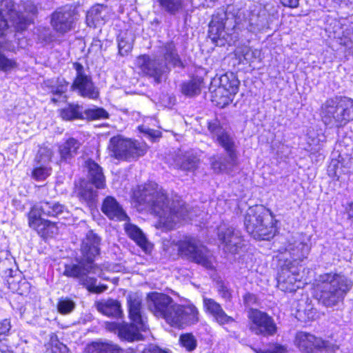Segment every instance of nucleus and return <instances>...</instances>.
Listing matches in <instances>:
<instances>
[{"mask_svg":"<svg viewBox=\"0 0 353 353\" xmlns=\"http://www.w3.org/2000/svg\"><path fill=\"white\" fill-rule=\"evenodd\" d=\"M0 352L1 353H13L10 347L3 343H0Z\"/></svg>","mask_w":353,"mask_h":353,"instance_id":"60","label":"nucleus"},{"mask_svg":"<svg viewBox=\"0 0 353 353\" xmlns=\"http://www.w3.org/2000/svg\"><path fill=\"white\" fill-rule=\"evenodd\" d=\"M321 117L329 128L344 127L353 120V99L342 96L327 99L321 105Z\"/></svg>","mask_w":353,"mask_h":353,"instance_id":"7","label":"nucleus"},{"mask_svg":"<svg viewBox=\"0 0 353 353\" xmlns=\"http://www.w3.org/2000/svg\"><path fill=\"white\" fill-rule=\"evenodd\" d=\"M38 39L41 43L47 44L54 40V35L49 28L38 29Z\"/></svg>","mask_w":353,"mask_h":353,"instance_id":"43","label":"nucleus"},{"mask_svg":"<svg viewBox=\"0 0 353 353\" xmlns=\"http://www.w3.org/2000/svg\"><path fill=\"white\" fill-rule=\"evenodd\" d=\"M93 184L88 181H82L77 190V194L81 201L87 203H92L94 202L97 192L93 188Z\"/></svg>","mask_w":353,"mask_h":353,"instance_id":"33","label":"nucleus"},{"mask_svg":"<svg viewBox=\"0 0 353 353\" xmlns=\"http://www.w3.org/2000/svg\"><path fill=\"white\" fill-rule=\"evenodd\" d=\"M136 201L151 210L159 217V226L172 230L182 220H192V210L181 201H172L170 203L166 193L156 183L145 185L134 194Z\"/></svg>","mask_w":353,"mask_h":353,"instance_id":"1","label":"nucleus"},{"mask_svg":"<svg viewBox=\"0 0 353 353\" xmlns=\"http://www.w3.org/2000/svg\"><path fill=\"white\" fill-rule=\"evenodd\" d=\"M161 8L170 15L186 13V0H157Z\"/></svg>","mask_w":353,"mask_h":353,"instance_id":"29","label":"nucleus"},{"mask_svg":"<svg viewBox=\"0 0 353 353\" xmlns=\"http://www.w3.org/2000/svg\"><path fill=\"white\" fill-rule=\"evenodd\" d=\"M248 317L252 322L251 329L256 334L273 335L276 331L273 319L261 310H250Z\"/></svg>","mask_w":353,"mask_h":353,"instance_id":"21","label":"nucleus"},{"mask_svg":"<svg viewBox=\"0 0 353 353\" xmlns=\"http://www.w3.org/2000/svg\"><path fill=\"white\" fill-rule=\"evenodd\" d=\"M9 256V252L8 251H1L0 252V260L5 257L6 259H8V256Z\"/></svg>","mask_w":353,"mask_h":353,"instance_id":"61","label":"nucleus"},{"mask_svg":"<svg viewBox=\"0 0 353 353\" xmlns=\"http://www.w3.org/2000/svg\"><path fill=\"white\" fill-rule=\"evenodd\" d=\"M334 1H335L336 3H347V2L350 1V0H333Z\"/></svg>","mask_w":353,"mask_h":353,"instance_id":"63","label":"nucleus"},{"mask_svg":"<svg viewBox=\"0 0 353 353\" xmlns=\"http://www.w3.org/2000/svg\"><path fill=\"white\" fill-rule=\"evenodd\" d=\"M346 212L350 225L352 228H353V202H351L348 204L347 207L346 208Z\"/></svg>","mask_w":353,"mask_h":353,"instance_id":"58","label":"nucleus"},{"mask_svg":"<svg viewBox=\"0 0 353 353\" xmlns=\"http://www.w3.org/2000/svg\"><path fill=\"white\" fill-rule=\"evenodd\" d=\"M11 325L8 319H4L0 321V341L2 339V336H5L8 334Z\"/></svg>","mask_w":353,"mask_h":353,"instance_id":"52","label":"nucleus"},{"mask_svg":"<svg viewBox=\"0 0 353 353\" xmlns=\"http://www.w3.org/2000/svg\"><path fill=\"white\" fill-rule=\"evenodd\" d=\"M32 18L17 12L12 0H0V37L13 27L17 31L26 30Z\"/></svg>","mask_w":353,"mask_h":353,"instance_id":"11","label":"nucleus"},{"mask_svg":"<svg viewBox=\"0 0 353 353\" xmlns=\"http://www.w3.org/2000/svg\"><path fill=\"white\" fill-rule=\"evenodd\" d=\"M85 167L88 170L89 183L93 184L97 189L103 188L105 180L101 166L94 161L89 159L85 161Z\"/></svg>","mask_w":353,"mask_h":353,"instance_id":"27","label":"nucleus"},{"mask_svg":"<svg viewBox=\"0 0 353 353\" xmlns=\"http://www.w3.org/2000/svg\"><path fill=\"white\" fill-rule=\"evenodd\" d=\"M105 8L102 5L92 6L87 12L86 22L90 27H97L104 23V15L103 14Z\"/></svg>","mask_w":353,"mask_h":353,"instance_id":"32","label":"nucleus"},{"mask_svg":"<svg viewBox=\"0 0 353 353\" xmlns=\"http://www.w3.org/2000/svg\"><path fill=\"white\" fill-rule=\"evenodd\" d=\"M139 131L143 133L144 135L151 139L152 141L161 137V132L159 130H155L153 129H150L146 126L142 125L139 127Z\"/></svg>","mask_w":353,"mask_h":353,"instance_id":"50","label":"nucleus"},{"mask_svg":"<svg viewBox=\"0 0 353 353\" xmlns=\"http://www.w3.org/2000/svg\"><path fill=\"white\" fill-rule=\"evenodd\" d=\"M243 302L247 309H254L253 307L257 305L258 299L256 295L251 293H246L243 296Z\"/></svg>","mask_w":353,"mask_h":353,"instance_id":"51","label":"nucleus"},{"mask_svg":"<svg viewBox=\"0 0 353 353\" xmlns=\"http://www.w3.org/2000/svg\"><path fill=\"white\" fill-rule=\"evenodd\" d=\"M294 345L300 351L304 352H311L315 350L316 353H340L338 346L330 345L328 341L306 332H296Z\"/></svg>","mask_w":353,"mask_h":353,"instance_id":"12","label":"nucleus"},{"mask_svg":"<svg viewBox=\"0 0 353 353\" xmlns=\"http://www.w3.org/2000/svg\"><path fill=\"white\" fill-rule=\"evenodd\" d=\"M103 314L107 316H112L117 319H121L123 317V310H100Z\"/></svg>","mask_w":353,"mask_h":353,"instance_id":"56","label":"nucleus"},{"mask_svg":"<svg viewBox=\"0 0 353 353\" xmlns=\"http://www.w3.org/2000/svg\"><path fill=\"white\" fill-rule=\"evenodd\" d=\"M75 307V303L74 301L70 299L64 298L60 299L58 303L57 309H74Z\"/></svg>","mask_w":353,"mask_h":353,"instance_id":"53","label":"nucleus"},{"mask_svg":"<svg viewBox=\"0 0 353 353\" xmlns=\"http://www.w3.org/2000/svg\"><path fill=\"white\" fill-rule=\"evenodd\" d=\"M83 353H135L132 350H122L112 343L92 342L88 344ZM142 353H170L154 345H150Z\"/></svg>","mask_w":353,"mask_h":353,"instance_id":"19","label":"nucleus"},{"mask_svg":"<svg viewBox=\"0 0 353 353\" xmlns=\"http://www.w3.org/2000/svg\"><path fill=\"white\" fill-rule=\"evenodd\" d=\"M85 114L88 119L92 120L107 119L109 117L108 112L101 108L86 110H85Z\"/></svg>","mask_w":353,"mask_h":353,"instance_id":"38","label":"nucleus"},{"mask_svg":"<svg viewBox=\"0 0 353 353\" xmlns=\"http://www.w3.org/2000/svg\"><path fill=\"white\" fill-rule=\"evenodd\" d=\"M161 52L163 57V64H166L168 68L169 65L173 68H184L174 42L170 41L165 43L161 48Z\"/></svg>","mask_w":353,"mask_h":353,"instance_id":"26","label":"nucleus"},{"mask_svg":"<svg viewBox=\"0 0 353 353\" xmlns=\"http://www.w3.org/2000/svg\"><path fill=\"white\" fill-rule=\"evenodd\" d=\"M38 165L32 170V176L37 181H43L50 174L51 168L44 165Z\"/></svg>","mask_w":353,"mask_h":353,"instance_id":"40","label":"nucleus"},{"mask_svg":"<svg viewBox=\"0 0 353 353\" xmlns=\"http://www.w3.org/2000/svg\"><path fill=\"white\" fill-rule=\"evenodd\" d=\"M179 343L188 352L194 350L197 345L194 336L190 333L181 334L179 337Z\"/></svg>","mask_w":353,"mask_h":353,"instance_id":"37","label":"nucleus"},{"mask_svg":"<svg viewBox=\"0 0 353 353\" xmlns=\"http://www.w3.org/2000/svg\"><path fill=\"white\" fill-rule=\"evenodd\" d=\"M119 53L121 56L128 54L132 49V41L130 39L120 37L117 39Z\"/></svg>","mask_w":353,"mask_h":353,"instance_id":"41","label":"nucleus"},{"mask_svg":"<svg viewBox=\"0 0 353 353\" xmlns=\"http://www.w3.org/2000/svg\"><path fill=\"white\" fill-rule=\"evenodd\" d=\"M97 309H121V303L113 299L101 300L95 302Z\"/></svg>","mask_w":353,"mask_h":353,"instance_id":"44","label":"nucleus"},{"mask_svg":"<svg viewBox=\"0 0 353 353\" xmlns=\"http://www.w3.org/2000/svg\"><path fill=\"white\" fill-rule=\"evenodd\" d=\"M102 212L110 219L116 221H129V217L121 205L112 196H107L102 204Z\"/></svg>","mask_w":353,"mask_h":353,"instance_id":"24","label":"nucleus"},{"mask_svg":"<svg viewBox=\"0 0 353 353\" xmlns=\"http://www.w3.org/2000/svg\"><path fill=\"white\" fill-rule=\"evenodd\" d=\"M68 85V83L63 79H60L58 81L57 85L52 88V93L53 95H56L59 97L66 92Z\"/></svg>","mask_w":353,"mask_h":353,"instance_id":"49","label":"nucleus"},{"mask_svg":"<svg viewBox=\"0 0 353 353\" xmlns=\"http://www.w3.org/2000/svg\"><path fill=\"white\" fill-rule=\"evenodd\" d=\"M299 270L292 261H285L281 267L277 276V286L283 291L294 292L301 288Z\"/></svg>","mask_w":353,"mask_h":353,"instance_id":"16","label":"nucleus"},{"mask_svg":"<svg viewBox=\"0 0 353 353\" xmlns=\"http://www.w3.org/2000/svg\"><path fill=\"white\" fill-rule=\"evenodd\" d=\"M219 292L220 294H221L222 297L229 298L230 296V293L228 289L225 285H223V283L219 285Z\"/></svg>","mask_w":353,"mask_h":353,"instance_id":"59","label":"nucleus"},{"mask_svg":"<svg viewBox=\"0 0 353 353\" xmlns=\"http://www.w3.org/2000/svg\"><path fill=\"white\" fill-rule=\"evenodd\" d=\"M142 299L141 296L136 294H130L128 296V309H141Z\"/></svg>","mask_w":353,"mask_h":353,"instance_id":"48","label":"nucleus"},{"mask_svg":"<svg viewBox=\"0 0 353 353\" xmlns=\"http://www.w3.org/2000/svg\"><path fill=\"white\" fill-rule=\"evenodd\" d=\"M129 317L132 321L130 324L123 323H117L121 337L128 341L139 340L140 332H145L148 329L145 318L141 314V310H128Z\"/></svg>","mask_w":353,"mask_h":353,"instance_id":"14","label":"nucleus"},{"mask_svg":"<svg viewBox=\"0 0 353 353\" xmlns=\"http://www.w3.org/2000/svg\"><path fill=\"white\" fill-rule=\"evenodd\" d=\"M100 244L101 238L92 230L88 231L81 243L78 263L66 265L64 270L65 276L79 279L89 292L97 294L108 289L106 285H97V279L88 276L90 273H96L97 266L94 260L100 254Z\"/></svg>","mask_w":353,"mask_h":353,"instance_id":"3","label":"nucleus"},{"mask_svg":"<svg viewBox=\"0 0 353 353\" xmlns=\"http://www.w3.org/2000/svg\"><path fill=\"white\" fill-rule=\"evenodd\" d=\"M251 52H252V57H254L255 58L258 57L260 54V52L257 50H252Z\"/></svg>","mask_w":353,"mask_h":353,"instance_id":"62","label":"nucleus"},{"mask_svg":"<svg viewBox=\"0 0 353 353\" xmlns=\"http://www.w3.org/2000/svg\"><path fill=\"white\" fill-rule=\"evenodd\" d=\"M239 81L233 73H226L219 77L217 92H226L225 95L223 96V101L219 103L222 108L232 102L234 96L239 91Z\"/></svg>","mask_w":353,"mask_h":353,"instance_id":"22","label":"nucleus"},{"mask_svg":"<svg viewBox=\"0 0 353 353\" xmlns=\"http://www.w3.org/2000/svg\"><path fill=\"white\" fill-rule=\"evenodd\" d=\"M204 305L205 309H220V305L212 299H203Z\"/></svg>","mask_w":353,"mask_h":353,"instance_id":"54","label":"nucleus"},{"mask_svg":"<svg viewBox=\"0 0 353 353\" xmlns=\"http://www.w3.org/2000/svg\"><path fill=\"white\" fill-rule=\"evenodd\" d=\"M208 312L219 324H223L232 320L224 313L223 310H208Z\"/></svg>","mask_w":353,"mask_h":353,"instance_id":"46","label":"nucleus"},{"mask_svg":"<svg viewBox=\"0 0 353 353\" xmlns=\"http://www.w3.org/2000/svg\"><path fill=\"white\" fill-rule=\"evenodd\" d=\"M61 118L66 121L79 119L83 118V107L79 104L69 103L61 110Z\"/></svg>","mask_w":353,"mask_h":353,"instance_id":"35","label":"nucleus"},{"mask_svg":"<svg viewBox=\"0 0 353 353\" xmlns=\"http://www.w3.org/2000/svg\"><path fill=\"white\" fill-rule=\"evenodd\" d=\"M163 250L169 253L176 250L182 257L186 258L205 268H210L211 263L208 259L207 248L198 243L197 241L191 236H183L182 239H163Z\"/></svg>","mask_w":353,"mask_h":353,"instance_id":"8","label":"nucleus"},{"mask_svg":"<svg viewBox=\"0 0 353 353\" xmlns=\"http://www.w3.org/2000/svg\"><path fill=\"white\" fill-rule=\"evenodd\" d=\"M45 347L51 353H70L68 347L60 342L54 333L49 335L48 341L45 343Z\"/></svg>","mask_w":353,"mask_h":353,"instance_id":"36","label":"nucleus"},{"mask_svg":"<svg viewBox=\"0 0 353 353\" xmlns=\"http://www.w3.org/2000/svg\"><path fill=\"white\" fill-rule=\"evenodd\" d=\"M256 353H287V348L279 344H272L266 350H254Z\"/></svg>","mask_w":353,"mask_h":353,"instance_id":"45","label":"nucleus"},{"mask_svg":"<svg viewBox=\"0 0 353 353\" xmlns=\"http://www.w3.org/2000/svg\"><path fill=\"white\" fill-rule=\"evenodd\" d=\"M148 309H173L172 299L167 294L157 292H150L147 295Z\"/></svg>","mask_w":353,"mask_h":353,"instance_id":"28","label":"nucleus"},{"mask_svg":"<svg viewBox=\"0 0 353 353\" xmlns=\"http://www.w3.org/2000/svg\"><path fill=\"white\" fill-rule=\"evenodd\" d=\"M348 49L350 50V53L353 55V43H351V46L348 47Z\"/></svg>","mask_w":353,"mask_h":353,"instance_id":"64","label":"nucleus"},{"mask_svg":"<svg viewBox=\"0 0 353 353\" xmlns=\"http://www.w3.org/2000/svg\"><path fill=\"white\" fill-rule=\"evenodd\" d=\"M52 151L48 148H41L36 156L37 164L46 165L51 161Z\"/></svg>","mask_w":353,"mask_h":353,"instance_id":"39","label":"nucleus"},{"mask_svg":"<svg viewBox=\"0 0 353 353\" xmlns=\"http://www.w3.org/2000/svg\"><path fill=\"white\" fill-rule=\"evenodd\" d=\"M218 236L225 252L236 254L243 245L241 231L232 226H221Z\"/></svg>","mask_w":353,"mask_h":353,"instance_id":"18","label":"nucleus"},{"mask_svg":"<svg viewBox=\"0 0 353 353\" xmlns=\"http://www.w3.org/2000/svg\"><path fill=\"white\" fill-rule=\"evenodd\" d=\"M110 157L119 160L130 161L143 156L148 151L144 142L132 141L121 135L110 138L108 145Z\"/></svg>","mask_w":353,"mask_h":353,"instance_id":"10","label":"nucleus"},{"mask_svg":"<svg viewBox=\"0 0 353 353\" xmlns=\"http://www.w3.org/2000/svg\"><path fill=\"white\" fill-rule=\"evenodd\" d=\"M124 229L128 236L134 241L143 249H147L148 241L142 232L137 225L130 223H125Z\"/></svg>","mask_w":353,"mask_h":353,"instance_id":"30","label":"nucleus"},{"mask_svg":"<svg viewBox=\"0 0 353 353\" xmlns=\"http://www.w3.org/2000/svg\"><path fill=\"white\" fill-rule=\"evenodd\" d=\"M244 224L247 232L256 239L269 240L274 235L272 218L263 205L250 207Z\"/></svg>","mask_w":353,"mask_h":353,"instance_id":"9","label":"nucleus"},{"mask_svg":"<svg viewBox=\"0 0 353 353\" xmlns=\"http://www.w3.org/2000/svg\"><path fill=\"white\" fill-rule=\"evenodd\" d=\"M230 17L235 23L232 29L256 32V29H263L268 26L265 10L235 9L234 7H228L227 10L219 9L212 15L208 30L209 38L216 46H223L227 41L230 34L228 22Z\"/></svg>","mask_w":353,"mask_h":353,"instance_id":"2","label":"nucleus"},{"mask_svg":"<svg viewBox=\"0 0 353 353\" xmlns=\"http://www.w3.org/2000/svg\"><path fill=\"white\" fill-rule=\"evenodd\" d=\"M174 167L183 171H194L198 166L199 159L191 151L178 152L174 159Z\"/></svg>","mask_w":353,"mask_h":353,"instance_id":"25","label":"nucleus"},{"mask_svg":"<svg viewBox=\"0 0 353 353\" xmlns=\"http://www.w3.org/2000/svg\"><path fill=\"white\" fill-rule=\"evenodd\" d=\"M17 66V62L12 59H8L0 52V70L8 72Z\"/></svg>","mask_w":353,"mask_h":353,"instance_id":"42","label":"nucleus"},{"mask_svg":"<svg viewBox=\"0 0 353 353\" xmlns=\"http://www.w3.org/2000/svg\"><path fill=\"white\" fill-rule=\"evenodd\" d=\"M295 317L301 322L307 323L314 317V310H296Z\"/></svg>","mask_w":353,"mask_h":353,"instance_id":"47","label":"nucleus"},{"mask_svg":"<svg viewBox=\"0 0 353 353\" xmlns=\"http://www.w3.org/2000/svg\"><path fill=\"white\" fill-rule=\"evenodd\" d=\"M136 65L144 74L152 78L158 84L161 83L163 75L170 71L167 65L163 64V60L152 59L147 54L139 56L136 59Z\"/></svg>","mask_w":353,"mask_h":353,"instance_id":"15","label":"nucleus"},{"mask_svg":"<svg viewBox=\"0 0 353 353\" xmlns=\"http://www.w3.org/2000/svg\"><path fill=\"white\" fill-rule=\"evenodd\" d=\"M74 68L77 74L71 89L83 97L97 99L99 97V91L94 86L92 77L85 72L83 66L81 63H74Z\"/></svg>","mask_w":353,"mask_h":353,"instance_id":"17","label":"nucleus"},{"mask_svg":"<svg viewBox=\"0 0 353 353\" xmlns=\"http://www.w3.org/2000/svg\"><path fill=\"white\" fill-rule=\"evenodd\" d=\"M310 250V245L305 243L303 237L300 235L297 236L296 240L290 242L285 249L294 261L292 263L296 265H298L299 261H302L307 258Z\"/></svg>","mask_w":353,"mask_h":353,"instance_id":"23","label":"nucleus"},{"mask_svg":"<svg viewBox=\"0 0 353 353\" xmlns=\"http://www.w3.org/2000/svg\"><path fill=\"white\" fill-rule=\"evenodd\" d=\"M353 283L342 273L329 272L321 274L317 288L320 291L319 302L326 307L336 306L352 289Z\"/></svg>","mask_w":353,"mask_h":353,"instance_id":"6","label":"nucleus"},{"mask_svg":"<svg viewBox=\"0 0 353 353\" xmlns=\"http://www.w3.org/2000/svg\"><path fill=\"white\" fill-rule=\"evenodd\" d=\"M75 20V10L70 5L59 7L50 15L52 30L61 36L74 28Z\"/></svg>","mask_w":353,"mask_h":353,"instance_id":"13","label":"nucleus"},{"mask_svg":"<svg viewBox=\"0 0 353 353\" xmlns=\"http://www.w3.org/2000/svg\"><path fill=\"white\" fill-rule=\"evenodd\" d=\"M81 143L74 138L68 139L59 145V150L61 160L67 161L77 154Z\"/></svg>","mask_w":353,"mask_h":353,"instance_id":"31","label":"nucleus"},{"mask_svg":"<svg viewBox=\"0 0 353 353\" xmlns=\"http://www.w3.org/2000/svg\"><path fill=\"white\" fill-rule=\"evenodd\" d=\"M70 212L63 204L55 201H43L35 204L28 213L29 226L37 230L42 236L48 235L49 230H57L55 223L45 219L44 217L67 219Z\"/></svg>","mask_w":353,"mask_h":353,"instance_id":"5","label":"nucleus"},{"mask_svg":"<svg viewBox=\"0 0 353 353\" xmlns=\"http://www.w3.org/2000/svg\"><path fill=\"white\" fill-rule=\"evenodd\" d=\"M202 81L200 79L193 78L183 82L181 85L183 94L188 97H192L200 94Z\"/></svg>","mask_w":353,"mask_h":353,"instance_id":"34","label":"nucleus"},{"mask_svg":"<svg viewBox=\"0 0 353 353\" xmlns=\"http://www.w3.org/2000/svg\"><path fill=\"white\" fill-rule=\"evenodd\" d=\"M281 3L285 6L290 8H296L299 5V0H279Z\"/></svg>","mask_w":353,"mask_h":353,"instance_id":"57","label":"nucleus"},{"mask_svg":"<svg viewBox=\"0 0 353 353\" xmlns=\"http://www.w3.org/2000/svg\"><path fill=\"white\" fill-rule=\"evenodd\" d=\"M24 10L26 12L31 14L32 16H34L37 12V6L32 2H27L24 6Z\"/></svg>","mask_w":353,"mask_h":353,"instance_id":"55","label":"nucleus"},{"mask_svg":"<svg viewBox=\"0 0 353 353\" xmlns=\"http://www.w3.org/2000/svg\"><path fill=\"white\" fill-rule=\"evenodd\" d=\"M208 129L212 138L226 152L225 155L219 154L210 158L211 169L216 174H230L237 164L234 137L216 119L208 122Z\"/></svg>","mask_w":353,"mask_h":353,"instance_id":"4","label":"nucleus"},{"mask_svg":"<svg viewBox=\"0 0 353 353\" xmlns=\"http://www.w3.org/2000/svg\"><path fill=\"white\" fill-rule=\"evenodd\" d=\"M155 316H161L165 321L172 327L181 328L185 325L193 323L197 319H191V316L195 319L198 314V310H190L188 314L186 310H150Z\"/></svg>","mask_w":353,"mask_h":353,"instance_id":"20","label":"nucleus"}]
</instances>
